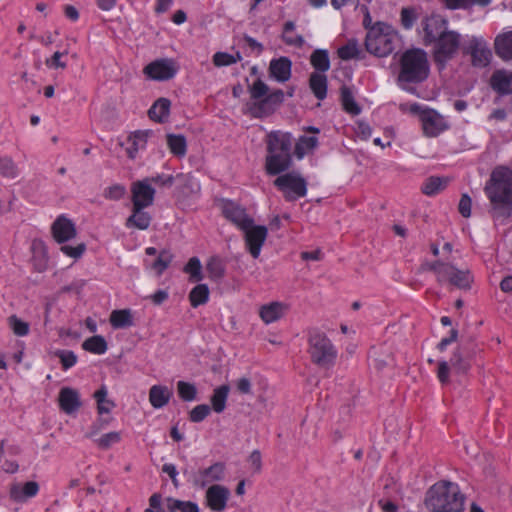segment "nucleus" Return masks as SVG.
<instances>
[{"instance_id": "1", "label": "nucleus", "mask_w": 512, "mask_h": 512, "mask_svg": "<svg viewBox=\"0 0 512 512\" xmlns=\"http://www.w3.org/2000/svg\"><path fill=\"white\" fill-rule=\"evenodd\" d=\"M484 191L490 201L492 219L503 224L512 216V169L505 166L494 168Z\"/></svg>"}, {"instance_id": "2", "label": "nucleus", "mask_w": 512, "mask_h": 512, "mask_svg": "<svg viewBox=\"0 0 512 512\" xmlns=\"http://www.w3.org/2000/svg\"><path fill=\"white\" fill-rule=\"evenodd\" d=\"M293 138L289 132L271 131L266 136L267 156L265 169L268 175L275 176L287 171L292 165Z\"/></svg>"}, {"instance_id": "3", "label": "nucleus", "mask_w": 512, "mask_h": 512, "mask_svg": "<svg viewBox=\"0 0 512 512\" xmlns=\"http://www.w3.org/2000/svg\"><path fill=\"white\" fill-rule=\"evenodd\" d=\"M424 505L431 512H462L464 496L457 484L441 480L427 490Z\"/></svg>"}, {"instance_id": "4", "label": "nucleus", "mask_w": 512, "mask_h": 512, "mask_svg": "<svg viewBox=\"0 0 512 512\" xmlns=\"http://www.w3.org/2000/svg\"><path fill=\"white\" fill-rule=\"evenodd\" d=\"M400 71L397 77L399 84H419L424 82L430 73V65L426 51L421 48L406 50L400 57Z\"/></svg>"}, {"instance_id": "5", "label": "nucleus", "mask_w": 512, "mask_h": 512, "mask_svg": "<svg viewBox=\"0 0 512 512\" xmlns=\"http://www.w3.org/2000/svg\"><path fill=\"white\" fill-rule=\"evenodd\" d=\"M248 91L251 99L255 100L249 107L254 118H264L273 114L284 101V92L281 89L268 93V85L260 78L248 87Z\"/></svg>"}, {"instance_id": "6", "label": "nucleus", "mask_w": 512, "mask_h": 512, "mask_svg": "<svg viewBox=\"0 0 512 512\" xmlns=\"http://www.w3.org/2000/svg\"><path fill=\"white\" fill-rule=\"evenodd\" d=\"M396 39L392 26L378 21L367 31L365 48L370 54L386 57L393 52Z\"/></svg>"}, {"instance_id": "7", "label": "nucleus", "mask_w": 512, "mask_h": 512, "mask_svg": "<svg viewBox=\"0 0 512 512\" xmlns=\"http://www.w3.org/2000/svg\"><path fill=\"white\" fill-rule=\"evenodd\" d=\"M309 354L314 364L321 368H330L337 358V350L325 333L313 329L308 337Z\"/></svg>"}, {"instance_id": "8", "label": "nucleus", "mask_w": 512, "mask_h": 512, "mask_svg": "<svg viewBox=\"0 0 512 512\" xmlns=\"http://www.w3.org/2000/svg\"><path fill=\"white\" fill-rule=\"evenodd\" d=\"M461 45V35L457 31L450 30L437 39L432 46L433 60L439 70L445 69L447 63L458 54Z\"/></svg>"}, {"instance_id": "9", "label": "nucleus", "mask_w": 512, "mask_h": 512, "mask_svg": "<svg viewBox=\"0 0 512 512\" xmlns=\"http://www.w3.org/2000/svg\"><path fill=\"white\" fill-rule=\"evenodd\" d=\"M461 49L464 55L471 56V64L474 67L484 68L491 62L492 52L481 36H472Z\"/></svg>"}, {"instance_id": "10", "label": "nucleus", "mask_w": 512, "mask_h": 512, "mask_svg": "<svg viewBox=\"0 0 512 512\" xmlns=\"http://www.w3.org/2000/svg\"><path fill=\"white\" fill-rule=\"evenodd\" d=\"M274 185L284 193L287 201H294L307 194L306 180L296 173H286L278 176L274 180Z\"/></svg>"}, {"instance_id": "11", "label": "nucleus", "mask_w": 512, "mask_h": 512, "mask_svg": "<svg viewBox=\"0 0 512 512\" xmlns=\"http://www.w3.org/2000/svg\"><path fill=\"white\" fill-rule=\"evenodd\" d=\"M179 66L174 59L161 58L150 62L144 67V74L156 81H167L175 77Z\"/></svg>"}, {"instance_id": "12", "label": "nucleus", "mask_w": 512, "mask_h": 512, "mask_svg": "<svg viewBox=\"0 0 512 512\" xmlns=\"http://www.w3.org/2000/svg\"><path fill=\"white\" fill-rule=\"evenodd\" d=\"M422 27L424 32L423 43L425 46H430L442 35L450 31L447 19L437 14L425 17L422 20Z\"/></svg>"}, {"instance_id": "13", "label": "nucleus", "mask_w": 512, "mask_h": 512, "mask_svg": "<svg viewBox=\"0 0 512 512\" xmlns=\"http://www.w3.org/2000/svg\"><path fill=\"white\" fill-rule=\"evenodd\" d=\"M244 232L245 246L251 256L257 259L268 235V229L263 225L250 224L248 228L241 229Z\"/></svg>"}, {"instance_id": "14", "label": "nucleus", "mask_w": 512, "mask_h": 512, "mask_svg": "<svg viewBox=\"0 0 512 512\" xmlns=\"http://www.w3.org/2000/svg\"><path fill=\"white\" fill-rule=\"evenodd\" d=\"M131 192L133 206L139 204L142 208H146L151 206L154 202L155 189L146 178L134 182L131 187Z\"/></svg>"}, {"instance_id": "15", "label": "nucleus", "mask_w": 512, "mask_h": 512, "mask_svg": "<svg viewBox=\"0 0 512 512\" xmlns=\"http://www.w3.org/2000/svg\"><path fill=\"white\" fill-rule=\"evenodd\" d=\"M421 122L424 134L428 137H436L447 128L443 117L430 108H425L422 112Z\"/></svg>"}, {"instance_id": "16", "label": "nucleus", "mask_w": 512, "mask_h": 512, "mask_svg": "<svg viewBox=\"0 0 512 512\" xmlns=\"http://www.w3.org/2000/svg\"><path fill=\"white\" fill-rule=\"evenodd\" d=\"M230 497V490L222 485H212L205 493L207 506L214 512H222L227 506Z\"/></svg>"}, {"instance_id": "17", "label": "nucleus", "mask_w": 512, "mask_h": 512, "mask_svg": "<svg viewBox=\"0 0 512 512\" xmlns=\"http://www.w3.org/2000/svg\"><path fill=\"white\" fill-rule=\"evenodd\" d=\"M222 212L224 217L235 224L240 230L246 229L250 224H253V218L246 213V210L232 201L225 202Z\"/></svg>"}, {"instance_id": "18", "label": "nucleus", "mask_w": 512, "mask_h": 512, "mask_svg": "<svg viewBox=\"0 0 512 512\" xmlns=\"http://www.w3.org/2000/svg\"><path fill=\"white\" fill-rule=\"evenodd\" d=\"M51 231L54 239L58 243H65L76 236V227L74 223L65 217L59 216L52 224Z\"/></svg>"}, {"instance_id": "19", "label": "nucleus", "mask_w": 512, "mask_h": 512, "mask_svg": "<svg viewBox=\"0 0 512 512\" xmlns=\"http://www.w3.org/2000/svg\"><path fill=\"white\" fill-rule=\"evenodd\" d=\"M225 465L221 462H217L208 468L199 470L195 477V485L204 488L212 482L221 481L224 478Z\"/></svg>"}, {"instance_id": "20", "label": "nucleus", "mask_w": 512, "mask_h": 512, "mask_svg": "<svg viewBox=\"0 0 512 512\" xmlns=\"http://www.w3.org/2000/svg\"><path fill=\"white\" fill-rule=\"evenodd\" d=\"M442 274L444 275V281H448L459 289H469L473 281L469 270H459L452 264H448Z\"/></svg>"}, {"instance_id": "21", "label": "nucleus", "mask_w": 512, "mask_h": 512, "mask_svg": "<svg viewBox=\"0 0 512 512\" xmlns=\"http://www.w3.org/2000/svg\"><path fill=\"white\" fill-rule=\"evenodd\" d=\"M472 357V351L466 344H461L452 354L450 358V366L458 374H466L470 367V359Z\"/></svg>"}, {"instance_id": "22", "label": "nucleus", "mask_w": 512, "mask_h": 512, "mask_svg": "<svg viewBox=\"0 0 512 512\" xmlns=\"http://www.w3.org/2000/svg\"><path fill=\"white\" fill-rule=\"evenodd\" d=\"M176 192L179 198H188L200 191V185L191 173H179L175 176Z\"/></svg>"}, {"instance_id": "23", "label": "nucleus", "mask_w": 512, "mask_h": 512, "mask_svg": "<svg viewBox=\"0 0 512 512\" xmlns=\"http://www.w3.org/2000/svg\"><path fill=\"white\" fill-rule=\"evenodd\" d=\"M58 402L60 409L68 415L75 413L82 405L78 391L70 387L60 390Z\"/></svg>"}, {"instance_id": "24", "label": "nucleus", "mask_w": 512, "mask_h": 512, "mask_svg": "<svg viewBox=\"0 0 512 512\" xmlns=\"http://www.w3.org/2000/svg\"><path fill=\"white\" fill-rule=\"evenodd\" d=\"M490 86L499 95L512 94V71H494L490 78Z\"/></svg>"}, {"instance_id": "25", "label": "nucleus", "mask_w": 512, "mask_h": 512, "mask_svg": "<svg viewBox=\"0 0 512 512\" xmlns=\"http://www.w3.org/2000/svg\"><path fill=\"white\" fill-rule=\"evenodd\" d=\"M39 485L35 481L26 482L24 485L13 483L9 488V496L15 502H24L38 493Z\"/></svg>"}, {"instance_id": "26", "label": "nucleus", "mask_w": 512, "mask_h": 512, "mask_svg": "<svg viewBox=\"0 0 512 512\" xmlns=\"http://www.w3.org/2000/svg\"><path fill=\"white\" fill-rule=\"evenodd\" d=\"M292 62L288 57L273 59L269 65L270 76L278 82H286L291 77Z\"/></svg>"}, {"instance_id": "27", "label": "nucleus", "mask_w": 512, "mask_h": 512, "mask_svg": "<svg viewBox=\"0 0 512 512\" xmlns=\"http://www.w3.org/2000/svg\"><path fill=\"white\" fill-rule=\"evenodd\" d=\"M171 101L168 98H158L148 110V116L157 123L167 122L170 115Z\"/></svg>"}, {"instance_id": "28", "label": "nucleus", "mask_w": 512, "mask_h": 512, "mask_svg": "<svg viewBox=\"0 0 512 512\" xmlns=\"http://www.w3.org/2000/svg\"><path fill=\"white\" fill-rule=\"evenodd\" d=\"M139 204L137 206H133L132 214L126 220V227L131 228L135 227L139 230H146L151 223V215L148 212L143 211Z\"/></svg>"}, {"instance_id": "29", "label": "nucleus", "mask_w": 512, "mask_h": 512, "mask_svg": "<svg viewBox=\"0 0 512 512\" xmlns=\"http://www.w3.org/2000/svg\"><path fill=\"white\" fill-rule=\"evenodd\" d=\"M496 55L504 61L512 60V30L499 34L494 41Z\"/></svg>"}, {"instance_id": "30", "label": "nucleus", "mask_w": 512, "mask_h": 512, "mask_svg": "<svg viewBox=\"0 0 512 512\" xmlns=\"http://www.w3.org/2000/svg\"><path fill=\"white\" fill-rule=\"evenodd\" d=\"M151 134V130H138L132 133L131 136H129L128 142H130L131 145L126 149L129 158L134 159L138 151L145 148L148 137Z\"/></svg>"}, {"instance_id": "31", "label": "nucleus", "mask_w": 512, "mask_h": 512, "mask_svg": "<svg viewBox=\"0 0 512 512\" xmlns=\"http://www.w3.org/2000/svg\"><path fill=\"white\" fill-rule=\"evenodd\" d=\"M286 306L280 302H272L267 305H263L260 308V317L266 323L270 324L279 320L285 313Z\"/></svg>"}, {"instance_id": "32", "label": "nucleus", "mask_w": 512, "mask_h": 512, "mask_svg": "<svg viewBox=\"0 0 512 512\" xmlns=\"http://www.w3.org/2000/svg\"><path fill=\"white\" fill-rule=\"evenodd\" d=\"M172 396L171 390L162 385H153L149 391V401L154 408L164 407Z\"/></svg>"}, {"instance_id": "33", "label": "nucleus", "mask_w": 512, "mask_h": 512, "mask_svg": "<svg viewBox=\"0 0 512 512\" xmlns=\"http://www.w3.org/2000/svg\"><path fill=\"white\" fill-rule=\"evenodd\" d=\"M327 76L324 73L313 72L309 77V87L318 100H324L327 96Z\"/></svg>"}, {"instance_id": "34", "label": "nucleus", "mask_w": 512, "mask_h": 512, "mask_svg": "<svg viewBox=\"0 0 512 512\" xmlns=\"http://www.w3.org/2000/svg\"><path fill=\"white\" fill-rule=\"evenodd\" d=\"M310 63L315 72L325 73L330 69L329 52L326 49H316L310 56Z\"/></svg>"}, {"instance_id": "35", "label": "nucleus", "mask_w": 512, "mask_h": 512, "mask_svg": "<svg viewBox=\"0 0 512 512\" xmlns=\"http://www.w3.org/2000/svg\"><path fill=\"white\" fill-rule=\"evenodd\" d=\"M110 323L114 329L128 328L134 325L130 309H120L112 311Z\"/></svg>"}, {"instance_id": "36", "label": "nucleus", "mask_w": 512, "mask_h": 512, "mask_svg": "<svg viewBox=\"0 0 512 512\" xmlns=\"http://www.w3.org/2000/svg\"><path fill=\"white\" fill-rule=\"evenodd\" d=\"M448 182V178L431 176L425 180L421 190L427 196H434L444 190Z\"/></svg>"}, {"instance_id": "37", "label": "nucleus", "mask_w": 512, "mask_h": 512, "mask_svg": "<svg viewBox=\"0 0 512 512\" xmlns=\"http://www.w3.org/2000/svg\"><path fill=\"white\" fill-rule=\"evenodd\" d=\"M340 92L343 109L351 115H359L361 113V107L356 103L350 87L343 85L340 88Z\"/></svg>"}, {"instance_id": "38", "label": "nucleus", "mask_w": 512, "mask_h": 512, "mask_svg": "<svg viewBox=\"0 0 512 512\" xmlns=\"http://www.w3.org/2000/svg\"><path fill=\"white\" fill-rule=\"evenodd\" d=\"M20 170L10 156L0 157V176L12 181L19 177Z\"/></svg>"}, {"instance_id": "39", "label": "nucleus", "mask_w": 512, "mask_h": 512, "mask_svg": "<svg viewBox=\"0 0 512 512\" xmlns=\"http://www.w3.org/2000/svg\"><path fill=\"white\" fill-rule=\"evenodd\" d=\"M167 145L173 155L177 157H183L186 155L187 142L185 136L181 134H167Z\"/></svg>"}, {"instance_id": "40", "label": "nucleus", "mask_w": 512, "mask_h": 512, "mask_svg": "<svg viewBox=\"0 0 512 512\" xmlns=\"http://www.w3.org/2000/svg\"><path fill=\"white\" fill-rule=\"evenodd\" d=\"M82 348L90 353L101 355L107 351L108 345L103 336L94 335L82 343Z\"/></svg>"}, {"instance_id": "41", "label": "nucleus", "mask_w": 512, "mask_h": 512, "mask_svg": "<svg viewBox=\"0 0 512 512\" xmlns=\"http://www.w3.org/2000/svg\"><path fill=\"white\" fill-rule=\"evenodd\" d=\"M229 390L228 385H221L214 390L211 396V409L216 413H221L225 410Z\"/></svg>"}, {"instance_id": "42", "label": "nucleus", "mask_w": 512, "mask_h": 512, "mask_svg": "<svg viewBox=\"0 0 512 512\" xmlns=\"http://www.w3.org/2000/svg\"><path fill=\"white\" fill-rule=\"evenodd\" d=\"M209 288L206 284L196 285L189 293V301L193 308L207 303L209 300Z\"/></svg>"}, {"instance_id": "43", "label": "nucleus", "mask_w": 512, "mask_h": 512, "mask_svg": "<svg viewBox=\"0 0 512 512\" xmlns=\"http://www.w3.org/2000/svg\"><path fill=\"white\" fill-rule=\"evenodd\" d=\"M107 394L106 386L102 385L93 395L97 402V411L100 415L109 413L115 407L114 401L108 399Z\"/></svg>"}, {"instance_id": "44", "label": "nucleus", "mask_w": 512, "mask_h": 512, "mask_svg": "<svg viewBox=\"0 0 512 512\" xmlns=\"http://www.w3.org/2000/svg\"><path fill=\"white\" fill-rule=\"evenodd\" d=\"M206 270L209 278L215 282H219L225 275V266L217 256H213L208 260Z\"/></svg>"}, {"instance_id": "45", "label": "nucleus", "mask_w": 512, "mask_h": 512, "mask_svg": "<svg viewBox=\"0 0 512 512\" xmlns=\"http://www.w3.org/2000/svg\"><path fill=\"white\" fill-rule=\"evenodd\" d=\"M167 509L169 512H199V507L195 502L182 501L174 498H167Z\"/></svg>"}, {"instance_id": "46", "label": "nucleus", "mask_w": 512, "mask_h": 512, "mask_svg": "<svg viewBox=\"0 0 512 512\" xmlns=\"http://www.w3.org/2000/svg\"><path fill=\"white\" fill-rule=\"evenodd\" d=\"M318 145V138L315 136H300L295 145L294 153L298 159L306 154L307 150L314 149Z\"/></svg>"}, {"instance_id": "47", "label": "nucleus", "mask_w": 512, "mask_h": 512, "mask_svg": "<svg viewBox=\"0 0 512 512\" xmlns=\"http://www.w3.org/2000/svg\"><path fill=\"white\" fill-rule=\"evenodd\" d=\"M177 392L180 399L185 402H191L197 398V388L193 383L190 382L178 381Z\"/></svg>"}, {"instance_id": "48", "label": "nucleus", "mask_w": 512, "mask_h": 512, "mask_svg": "<svg viewBox=\"0 0 512 512\" xmlns=\"http://www.w3.org/2000/svg\"><path fill=\"white\" fill-rule=\"evenodd\" d=\"M359 47L356 39H350L346 45L338 48L337 54L341 60L347 61L353 58H359Z\"/></svg>"}, {"instance_id": "49", "label": "nucleus", "mask_w": 512, "mask_h": 512, "mask_svg": "<svg viewBox=\"0 0 512 512\" xmlns=\"http://www.w3.org/2000/svg\"><path fill=\"white\" fill-rule=\"evenodd\" d=\"M184 272L190 275L191 282H199L203 279L202 265L198 257H192L184 266Z\"/></svg>"}, {"instance_id": "50", "label": "nucleus", "mask_w": 512, "mask_h": 512, "mask_svg": "<svg viewBox=\"0 0 512 512\" xmlns=\"http://www.w3.org/2000/svg\"><path fill=\"white\" fill-rule=\"evenodd\" d=\"M53 355L59 358L63 370H68L77 363V355L71 350L57 349Z\"/></svg>"}, {"instance_id": "51", "label": "nucleus", "mask_w": 512, "mask_h": 512, "mask_svg": "<svg viewBox=\"0 0 512 512\" xmlns=\"http://www.w3.org/2000/svg\"><path fill=\"white\" fill-rule=\"evenodd\" d=\"M173 260V255L168 250H162L157 259L153 262L151 267L157 272L158 275H161L170 265Z\"/></svg>"}, {"instance_id": "52", "label": "nucleus", "mask_w": 512, "mask_h": 512, "mask_svg": "<svg viewBox=\"0 0 512 512\" xmlns=\"http://www.w3.org/2000/svg\"><path fill=\"white\" fill-rule=\"evenodd\" d=\"M211 412V407L207 404L195 406L189 413V419L193 423L203 421Z\"/></svg>"}, {"instance_id": "53", "label": "nucleus", "mask_w": 512, "mask_h": 512, "mask_svg": "<svg viewBox=\"0 0 512 512\" xmlns=\"http://www.w3.org/2000/svg\"><path fill=\"white\" fill-rule=\"evenodd\" d=\"M126 194V188L122 184H114L109 187H107L104 192L103 196L108 200L118 201L122 199Z\"/></svg>"}, {"instance_id": "54", "label": "nucleus", "mask_w": 512, "mask_h": 512, "mask_svg": "<svg viewBox=\"0 0 512 512\" xmlns=\"http://www.w3.org/2000/svg\"><path fill=\"white\" fill-rule=\"evenodd\" d=\"M9 323L15 335L26 336L29 333V324L16 315L9 317Z\"/></svg>"}, {"instance_id": "55", "label": "nucleus", "mask_w": 512, "mask_h": 512, "mask_svg": "<svg viewBox=\"0 0 512 512\" xmlns=\"http://www.w3.org/2000/svg\"><path fill=\"white\" fill-rule=\"evenodd\" d=\"M448 266V263H443L441 261H435L432 263L426 262L422 264L421 270H430L436 273L438 282H444L443 270Z\"/></svg>"}, {"instance_id": "56", "label": "nucleus", "mask_w": 512, "mask_h": 512, "mask_svg": "<svg viewBox=\"0 0 512 512\" xmlns=\"http://www.w3.org/2000/svg\"><path fill=\"white\" fill-rule=\"evenodd\" d=\"M416 21V13L414 8L405 7L401 10V24L406 29L409 30L413 27Z\"/></svg>"}, {"instance_id": "57", "label": "nucleus", "mask_w": 512, "mask_h": 512, "mask_svg": "<svg viewBox=\"0 0 512 512\" xmlns=\"http://www.w3.org/2000/svg\"><path fill=\"white\" fill-rule=\"evenodd\" d=\"M121 440L120 432H109L102 435L98 440L97 444L102 447H108L111 445L119 444Z\"/></svg>"}, {"instance_id": "58", "label": "nucleus", "mask_w": 512, "mask_h": 512, "mask_svg": "<svg viewBox=\"0 0 512 512\" xmlns=\"http://www.w3.org/2000/svg\"><path fill=\"white\" fill-rule=\"evenodd\" d=\"M60 250L67 256L72 258H80L86 250V245L84 243H80L77 246L63 245Z\"/></svg>"}, {"instance_id": "59", "label": "nucleus", "mask_w": 512, "mask_h": 512, "mask_svg": "<svg viewBox=\"0 0 512 512\" xmlns=\"http://www.w3.org/2000/svg\"><path fill=\"white\" fill-rule=\"evenodd\" d=\"M213 63L217 67L229 66L235 63L232 54L226 52H217L213 56Z\"/></svg>"}, {"instance_id": "60", "label": "nucleus", "mask_w": 512, "mask_h": 512, "mask_svg": "<svg viewBox=\"0 0 512 512\" xmlns=\"http://www.w3.org/2000/svg\"><path fill=\"white\" fill-rule=\"evenodd\" d=\"M444 6L450 10L469 9L473 7V0H441Z\"/></svg>"}, {"instance_id": "61", "label": "nucleus", "mask_w": 512, "mask_h": 512, "mask_svg": "<svg viewBox=\"0 0 512 512\" xmlns=\"http://www.w3.org/2000/svg\"><path fill=\"white\" fill-rule=\"evenodd\" d=\"M146 180L150 184H158L164 187H171L175 183V177L172 175L158 174L156 176L147 177Z\"/></svg>"}, {"instance_id": "62", "label": "nucleus", "mask_w": 512, "mask_h": 512, "mask_svg": "<svg viewBox=\"0 0 512 512\" xmlns=\"http://www.w3.org/2000/svg\"><path fill=\"white\" fill-rule=\"evenodd\" d=\"M471 206H472V200H471L470 196L466 193L462 194L460 201H459L458 210H459V213L464 218H468L471 216Z\"/></svg>"}, {"instance_id": "63", "label": "nucleus", "mask_w": 512, "mask_h": 512, "mask_svg": "<svg viewBox=\"0 0 512 512\" xmlns=\"http://www.w3.org/2000/svg\"><path fill=\"white\" fill-rule=\"evenodd\" d=\"M247 462L249 463L252 470L256 473L260 472L262 467V455L259 450H253L249 457L247 458Z\"/></svg>"}, {"instance_id": "64", "label": "nucleus", "mask_w": 512, "mask_h": 512, "mask_svg": "<svg viewBox=\"0 0 512 512\" xmlns=\"http://www.w3.org/2000/svg\"><path fill=\"white\" fill-rule=\"evenodd\" d=\"M149 508L145 512H164L162 510V496L160 493H154L149 498Z\"/></svg>"}]
</instances>
